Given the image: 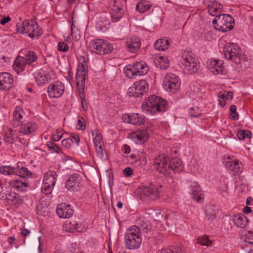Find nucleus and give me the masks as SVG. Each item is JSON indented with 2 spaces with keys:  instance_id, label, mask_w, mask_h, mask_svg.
Instances as JSON below:
<instances>
[{
  "instance_id": "nucleus-8",
  "label": "nucleus",
  "mask_w": 253,
  "mask_h": 253,
  "mask_svg": "<svg viewBox=\"0 0 253 253\" xmlns=\"http://www.w3.org/2000/svg\"><path fill=\"white\" fill-rule=\"evenodd\" d=\"M179 78L172 73H167L163 81V88L167 91L174 93L179 88L180 85Z\"/></svg>"
},
{
  "instance_id": "nucleus-64",
  "label": "nucleus",
  "mask_w": 253,
  "mask_h": 253,
  "mask_svg": "<svg viewBox=\"0 0 253 253\" xmlns=\"http://www.w3.org/2000/svg\"><path fill=\"white\" fill-rule=\"evenodd\" d=\"M21 233L24 237H26L30 234V231L26 228H24L21 230Z\"/></svg>"
},
{
  "instance_id": "nucleus-57",
  "label": "nucleus",
  "mask_w": 253,
  "mask_h": 253,
  "mask_svg": "<svg viewBox=\"0 0 253 253\" xmlns=\"http://www.w3.org/2000/svg\"><path fill=\"white\" fill-rule=\"evenodd\" d=\"M84 119L81 117L78 120L77 128L80 130H84L85 128V125L84 124Z\"/></svg>"
},
{
  "instance_id": "nucleus-11",
  "label": "nucleus",
  "mask_w": 253,
  "mask_h": 253,
  "mask_svg": "<svg viewBox=\"0 0 253 253\" xmlns=\"http://www.w3.org/2000/svg\"><path fill=\"white\" fill-rule=\"evenodd\" d=\"M126 1L125 0H114L110 15L113 22L119 21L125 13Z\"/></svg>"
},
{
  "instance_id": "nucleus-41",
  "label": "nucleus",
  "mask_w": 253,
  "mask_h": 253,
  "mask_svg": "<svg viewBox=\"0 0 253 253\" xmlns=\"http://www.w3.org/2000/svg\"><path fill=\"white\" fill-rule=\"evenodd\" d=\"M92 136H94L93 138V143L95 146L103 145L102 136L98 129H95L92 131Z\"/></svg>"
},
{
  "instance_id": "nucleus-18",
  "label": "nucleus",
  "mask_w": 253,
  "mask_h": 253,
  "mask_svg": "<svg viewBox=\"0 0 253 253\" xmlns=\"http://www.w3.org/2000/svg\"><path fill=\"white\" fill-rule=\"evenodd\" d=\"M225 58L228 60H233L240 56V48L235 44H227L224 48Z\"/></svg>"
},
{
  "instance_id": "nucleus-9",
  "label": "nucleus",
  "mask_w": 253,
  "mask_h": 253,
  "mask_svg": "<svg viewBox=\"0 0 253 253\" xmlns=\"http://www.w3.org/2000/svg\"><path fill=\"white\" fill-rule=\"evenodd\" d=\"M148 84L145 80H140L134 83L127 90V94L130 97H141L148 90Z\"/></svg>"
},
{
  "instance_id": "nucleus-44",
  "label": "nucleus",
  "mask_w": 253,
  "mask_h": 253,
  "mask_svg": "<svg viewBox=\"0 0 253 253\" xmlns=\"http://www.w3.org/2000/svg\"><path fill=\"white\" fill-rule=\"evenodd\" d=\"M15 167L1 166L0 167V172L4 175L14 174Z\"/></svg>"
},
{
  "instance_id": "nucleus-29",
  "label": "nucleus",
  "mask_w": 253,
  "mask_h": 253,
  "mask_svg": "<svg viewBox=\"0 0 253 253\" xmlns=\"http://www.w3.org/2000/svg\"><path fill=\"white\" fill-rule=\"evenodd\" d=\"M25 114L23 110L20 107L17 106L13 113V125L17 126L20 124L23 123V117Z\"/></svg>"
},
{
  "instance_id": "nucleus-54",
  "label": "nucleus",
  "mask_w": 253,
  "mask_h": 253,
  "mask_svg": "<svg viewBox=\"0 0 253 253\" xmlns=\"http://www.w3.org/2000/svg\"><path fill=\"white\" fill-rule=\"evenodd\" d=\"M146 159L144 158L136 160L134 162V165L137 168H141L146 165Z\"/></svg>"
},
{
  "instance_id": "nucleus-2",
  "label": "nucleus",
  "mask_w": 253,
  "mask_h": 253,
  "mask_svg": "<svg viewBox=\"0 0 253 253\" xmlns=\"http://www.w3.org/2000/svg\"><path fill=\"white\" fill-rule=\"evenodd\" d=\"M140 228L133 225L128 228L125 234V246L129 250H135L140 247L142 242Z\"/></svg>"
},
{
  "instance_id": "nucleus-1",
  "label": "nucleus",
  "mask_w": 253,
  "mask_h": 253,
  "mask_svg": "<svg viewBox=\"0 0 253 253\" xmlns=\"http://www.w3.org/2000/svg\"><path fill=\"white\" fill-rule=\"evenodd\" d=\"M165 100L155 95L149 96L142 104V109L146 113L154 115L157 112H164L168 106Z\"/></svg>"
},
{
  "instance_id": "nucleus-48",
  "label": "nucleus",
  "mask_w": 253,
  "mask_h": 253,
  "mask_svg": "<svg viewBox=\"0 0 253 253\" xmlns=\"http://www.w3.org/2000/svg\"><path fill=\"white\" fill-rule=\"evenodd\" d=\"M189 113L191 117H198L201 115V111L199 107L197 106L193 107L189 109Z\"/></svg>"
},
{
  "instance_id": "nucleus-23",
  "label": "nucleus",
  "mask_w": 253,
  "mask_h": 253,
  "mask_svg": "<svg viewBox=\"0 0 253 253\" xmlns=\"http://www.w3.org/2000/svg\"><path fill=\"white\" fill-rule=\"evenodd\" d=\"M20 135L18 131V128L15 129L9 128L5 134L4 140L6 143L10 144H13L17 141L22 143V139L20 137Z\"/></svg>"
},
{
  "instance_id": "nucleus-25",
  "label": "nucleus",
  "mask_w": 253,
  "mask_h": 253,
  "mask_svg": "<svg viewBox=\"0 0 253 253\" xmlns=\"http://www.w3.org/2000/svg\"><path fill=\"white\" fill-rule=\"evenodd\" d=\"M126 47L127 50L132 53L137 52L140 47V40L138 38L132 37L126 41Z\"/></svg>"
},
{
  "instance_id": "nucleus-14",
  "label": "nucleus",
  "mask_w": 253,
  "mask_h": 253,
  "mask_svg": "<svg viewBox=\"0 0 253 253\" xmlns=\"http://www.w3.org/2000/svg\"><path fill=\"white\" fill-rule=\"evenodd\" d=\"M169 161V157L164 154H161L154 159L153 162L158 171L160 173L167 175Z\"/></svg>"
},
{
  "instance_id": "nucleus-21",
  "label": "nucleus",
  "mask_w": 253,
  "mask_h": 253,
  "mask_svg": "<svg viewBox=\"0 0 253 253\" xmlns=\"http://www.w3.org/2000/svg\"><path fill=\"white\" fill-rule=\"evenodd\" d=\"M56 213L60 218H66L72 216L74 211L70 205L61 203L57 205Z\"/></svg>"
},
{
  "instance_id": "nucleus-4",
  "label": "nucleus",
  "mask_w": 253,
  "mask_h": 253,
  "mask_svg": "<svg viewBox=\"0 0 253 253\" xmlns=\"http://www.w3.org/2000/svg\"><path fill=\"white\" fill-rule=\"evenodd\" d=\"M234 18L228 14H221L216 16L212 21V25L219 31L226 32L231 30L234 26Z\"/></svg>"
},
{
  "instance_id": "nucleus-51",
  "label": "nucleus",
  "mask_w": 253,
  "mask_h": 253,
  "mask_svg": "<svg viewBox=\"0 0 253 253\" xmlns=\"http://www.w3.org/2000/svg\"><path fill=\"white\" fill-rule=\"evenodd\" d=\"M205 3L207 5L208 10H210L216 6H219V3L217 2L215 0H205Z\"/></svg>"
},
{
  "instance_id": "nucleus-32",
  "label": "nucleus",
  "mask_w": 253,
  "mask_h": 253,
  "mask_svg": "<svg viewBox=\"0 0 253 253\" xmlns=\"http://www.w3.org/2000/svg\"><path fill=\"white\" fill-rule=\"evenodd\" d=\"M171 43V40L167 39H160L157 40L154 43V47L159 51H164L168 49Z\"/></svg>"
},
{
  "instance_id": "nucleus-45",
  "label": "nucleus",
  "mask_w": 253,
  "mask_h": 253,
  "mask_svg": "<svg viewBox=\"0 0 253 253\" xmlns=\"http://www.w3.org/2000/svg\"><path fill=\"white\" fill-rule=\"evenodd\" d=\"M237 135L240 140H244L246 138H251L252 133L250 131L248 130H240L237 132Z\"/></svg>"
},
{
  "instance_id": "nucleus-31",
  "label": "nucleus",
  "mask_w": 253,
  "mask_h": 253,
  "mask_svg": "<svg viewBox=\"0 0 253 253\" xmlns=\"http://www.w3.org/2000/svg\"><path fill=\"white\" fill-rule=\"evenodd\" d=\"M8 183L11 187L17 190V191H24L26 190L28 187V182L26 180L21 181L18 179H14L10 180Z\"/></svg>"
},
{
  "instance_id": "nucleus-26",
  "label": "nucleus",
  "mask_w": 253,
  "mask_h": 253,
  "mask_svg": "<svg viewBox=\"0 0 253 253\" xmlns=\"http://www.w3.org/2000/svg\"><path fill=\"white\" fill-rule=\"evenodd\" d=\"M24 59L26 61L28 65L27 70L30 72L33 71V68L35 66V63L38 60V56L36 53L32 51H29L25 55Z\"/></svg>"
},
{
  "instance_id": "nucleus-10",
  "label": "nucleus",
  "mask_w": 253,
  "mask_h": 253,
  "mask_svg": "<svg viewBox=\"0 0 253 253\" xmlns=\"http://www.w3.org/2000/svg\"><path fill=\"white\" fill-rule=\"evenodd\" d=\"M57 175L55 171L49 170L44 174L42 191L45 195L51 193L56 181Z\"/></svg>"
},
{
  "instance_id": "nucleus-42",
  "label": "nucleus",
  "mask_w": 253,
  "mask_h": 253,
  "mask_svg": "<svg viewBox=\"0 0 253 253\" xmlns=\"http://www.w3.org/2000/svg\"><path fill=\"white\" fill-rule=\"evenodd\" d=\"M46 146L51 153H56L57 154L62 153L60 148L54 142L48 141L46 143Z\"/></svg>"
},
{
  "instance_id": "nucleus-46",
  "label": "nucleus",
  "mask_w": 253,
  "mask_h": 253,
  "mask_svg": "<svg viewBox=\"0 0 253 253\" xmlns=\"http://www.w3.org/2000/svg\"><path fill=\"white\" fill-rule=\"evenodd\" d=\"M95 147L97 156L101 159H105L106 158V155L103 149V145L95 146Z\"/></svg>"
},
{
  "instance_id": "nucleus-43",
  "label": "nucleus",
  "mask_w": 253,
  "mask_h": 253,
  "mask_svg": "<svg viewBox=\"0 0 253 253\" xmlns=\"http://www.w3.org/2000/svg\"><path fill=\"white\" fill-rule=\"evenodd\" d=\"M157 66L161 69H166L169 66V62L167 58L163 56H160L158 59Z\"/></svg>"
},
{
  "instance_id": "nucleus-62",
  "label": "nucleus",
  "mask_w": 253,
  "mask_h": 253,
  "mask_svg": "<svg viewBox=\"0 0 253 253\" xmlns=\"http://www.w3.org/2000/svg\"><path fill=\"white\" fill-rule=\"evenodd\" d=\"M123 150L126 154H129L130 152V147L126 144H125L123 146Z\"/></svg>"
},
{
  "instance_id": "nucleus-40",
  "label": "nucleus",
  "mask_w": 253,
  "mask_h": 253,
  "mask_svg": "<svg viewBox=\"0 0 253 253\" xmlns=\"http://www.w3.org/2000/svg\"><path fill=\"white\" fill-rule=\"evenodd\" d=\"M151 6V4L148 3V1L141 0L137 4L136 10L139 13H142L148 11Z\"/></svg>"
},
{
  "instance_id": "nucleus-7",
  "label": "nucleus",
  "mask_w": 253,
  "mask_h": 253,
  "mask_svg": "<svg viewBox=\"0 0 253 253\" xmlns=\"http://www.w3.org/2000/svg\"><path fill=\"white\" fill-rule=\"evenodd\" d=\"M161 185L150 183L140 187V193L150 201H155L160 199L161 192Z\"/></svg>"
},
{
  "instance_id": "nucleus-56",
  "label": "nucleus",
  "mask_w": 253,
  "mask_h": 253,
  "mask_svg": "<svg viewBox=\"0 0 253 253\" xmlns=\"http://www.w3.org/2000/svg\"><path fill=\"white\" fill-rule=\"evenodd\" d=\"M58 50L61 51H67L69 49V47L65 42H59L58 44Z\"/></svg>"
},
{
  "instance_id": "nucleus-19",
  "label": "nucleus",
  "mask_w": 253,
  "mask_h": 253,
  "mask_svg": "<svg viewBox=\"0 0 253 253\" xmlns=\"http://www.w3.org/2000/svg\"><path fill=\"white\" fill-rule=\"evenodd\" d=\"M122 119L124 122L138 126L142 124L145 121V117L138 113L125 114L123 116Z\"/></svg>"
},
{
  "instance_id": "nucleus-28",
  "label": "nucleus",
  "mask_w": 253,
  "mask_h": 253,
  "mask_svg": "<svg viewBox=\"0 0 253 253\" xmlns=\"http://www.w3.org/2000/svg\"><path fill=\"white\" fill-rule=\"evenodd\" d=\"M225 165L228 170L233 172L234 174H239L242 171L240 165L237 160L226 161Z\"/></svg>"
},
{
  "instance_id": "nucleus-39",
  "label": "nucleus",
  "mask_w": 253,
  "mask_h": 253,
  "mask_svg": "<svg viewBox=\"0 0 253 253\" xmlns=\"http://www.w3.org/2000/svg\"><path fill=\"white\" fill-rule=\"evenodd\" d=\"M101 45H100L101 52H99L100 55H104L110 53L113 49L112 45L108 42H106L101 39Z\"/></svg>"
},
{
  "instance_id": "nucleus-50",
  "label": "nucleus",
  "mask_w": 253,
  "mask_h": 253,
  "mask_svg": "<svg viewBox=\"0 0 253 253\" xmlns=\"http://www.w3.org/2000/svg\"><path fill=\"white\" fill-rule=\"evenodd\" d=\"M159 253H184V252L178 248H173L171 249H162Z\"/></svg>"
},
{
  "instance_id": "nucleus-13",
  "label": "nucleus",
  "mask_w": 253,
  "mask_h": 253,
  "mask_svg": "<svg viewBox=\"0 0 253 253\" xmlns=\"http://www.w3.org/2000/svg\"><path fill=\"white\" fill-rule=\"evenodd\" d=\"M223 62L215 59H210L207 62V66L209 70L215 75H225L227 74V70L223 66Z\"/></svg>"
},
{
  "instance_id": "nucleus-52",
  "label": "nucleus",
  "mask_w": 253,
  "mask_h": 253,
  "mask_svg": "<svg viewBox=\"0 0 253 253\" xmlns=\"http://www.w3.org/2000/svg\"><path fill=\"white\" fill-rule=\"evenodd\" d=\"M73 143V140L71 138L64 139L62 141V145L66 149L70 148Z\"/></svg>"
},
{
  "instance_id": "nucleus-58",
  "label": "nucleus",
  "mask_w": 253,
  "mask_h": 253,
  "mask_svg": "<svg viewBox=\"0 0 253 253\" xmlns=\"http://www.w3.org/2000/svg\"><path fill=\"white\" fill-rule=\"evenodd\" d=\"M245 249L248 253H253V243L250 242L247 243Z\"/></svg>"
},
{
  "instance_id": "nucleus-61",
  "label": "nucleus",
  "mask_w": 253,
  "mask_h": 253,
  "mask_svg": "<svg viewBox=\"0 0 253 253\" xmlns=\"http://www.w3.org/2000/svg\"><path fill=\"white\" fill-rule=\"evenodd\" d=\"M81 98L82 99V105L83 108L84 110H87V106L86 103L85 102V97L84 95L81 96Z\"/></svg>"
},
{
  "instance_id": "nucleus-34",
  "label": "nucleus",
  "mask_w": 253,
  "mask_h": 253,
  "mask_svg": "<svg viewBox=\"0 0 253 253\" xmlns=\"http://www.w3.org/2000/svg\"><path fill=\"white\" fill-rule=\"evenodd\" d=\"M31 72L33 75H35V79L37 85H42L47 81V79L46 76V73L42 69H41L35 74L33 71Z\"/></svg>"
},
{
  "instance_id": "nucleus-16",
  "label": "nucleus",
  "mask_w": 253,
  "mask_h": 253,
  "mask_svg": "<svg viewBox=\"0 0 253 253\" xmlns=\"http://www.w3.org/2000/svg\"><path fill=\"white\" fill-rule=\"evenodd\" d=\"M65 86L60 81L50 84L47 87V93L50 98H58L64 93Z\"/></svg>"
},
{
  "instance_id": "nucleus-49",
  "label": "nucleus",
  "mask_w": 253,
  "mask_h": 253,
  "mask_svg": "<svg viewBox=\"0 0 253 253\" xmlns=\"http://www.w3.org/2000/svg\"><path fill=\"white\" fill-rule=\"evenodd\" d=\"M230 111L231 113L230 114V118L233 120H237L239 118V114L236 112L237 108L235 105H232L230 107Z\"/></svg>"
},
{
  "instance_id": "nucleus-12",
  "label": "nucleus",
  "mask_w": 253,
  "mask_h": 253,
  "mask_svg": "<svg viewBox=\"0 0 253 253\" xmlns=\"http://www.w3.org/2000/svg\"><path fill=\"white\" fill-rule=\"evenodd\" d=\"M149 71V67L142 61L134 63L133 67L126 70V76L129 78H133L135 75H146Z\"/></svg>"
},
{
  "instance_id": "nucleus-55",
  "label": "nucleus",
  "mask_w": 253,
  "mask_h": 253,
  "mask_svg": "<svg viewBox=\"0 0 253 253\" xmlns=\"http://www.w3.org/2000/svg\"><path fill=\"white\" fill-rule=\"evenodd\" d=\"M152 229V226L151 224L149 223L144 222L141 225V229L143 232L148 233L151 231Z\"/></svg>"
},
{
  "instance_id": "nucleus-33",
  "label": "nucleus",
  "mask_w": 253,
  "mask_h": 253,
  "mask_svg": "<svg viewBox=\"0 0 253 253\" xmlns=\"http://www.w3.org/2000/svg\"><path fill=\"white\" fill-rule=\"evenodd\" d=\"M233 220L234 224L240 228H244L248 222L247 218L242 213L234 214L233 216Z\"/></svg>"
},
{
  "instance_id": "nucleus-37",
  "label": "nucleus",
  "mask_w": 253,
  "mask_h": 253,
  "mask_svg": "<svg viewBox=\"0 0 253 253\" xmlns=\"http://www.w3.org/2000/svg\"><path fill=\"white\" fill-rule=\"evenodd\" d=\"M149 137V134L147 130H140L134 133L133 138H137L140 143H143L146 141Z\"/></svg>"
},
{
  "instance_id": "nucleus-6",
  "label": "nucleus",
  "mask_w": 253,
  "mask_h": 253,
  "mask_svg": "<svg viewBox=\"0 0 253 253\" xmlns=\"http://www.w3.org/2000/svg\"><path fill=\"white\" fill-rule=\"evenodd\" d=\"M87 74V65L84 57L82 58V61L79 63L76 74L77 86L78 92L84 94V90L85 77Z\"/></svg>"
},
{
  "instance_id": "nucleus-3",
  "label": "nucleus",
  "mask_w": 253,
  "mask_h": 253,
  "mask_svg": "<svg viewBox=\"0 0 253 253\" xmlns=\"http://www.w3.org/2000/svg\"><path fill=\"white\" fill-rule=\"evenodd\" d=\"M16 31L18 34H27L32 39L39 37L42 34L41 30L39 28L35 20H27L16 25Z\"/></svg>"
},
{
  "instance_id": "nucleus-47",
  "label": "nucleus",
  "mask_w": 253,
  "mask_h": 253,
  "mask_svg": "<svg viewBox=\"0 0 253 253\" xmlns=\"http://www.w3.org/2000/svg\"><path fill=\"white\" fill-rule=\"evenodd\" d=\"M198 243L202 246H206L207 247L211 245V241L209 240L208 236H203L198 238Z\"/></svg>"
},
{
  "instance_id": "nucleus-22",
  "label": "nucleus",
  "mask_w": 253,
  "mask_h": 253,
  "mask_svg": "<svg viewBox=\"0 0 253 253\" xmlns=\"http://www.w3.org/2000/svg\"><path fill=\"white\" fill-rule=\"evenodd\" d=\"M13 83L12 76L7 72L0 73V89L8 90L12 86Z\"/></svg>"
},
{
  "instance_id": "nucleus-17",
  "label": "nucleus",
  "mask_w": 253,
  "mask_h": 253,
  "mask_svg": "<svg viewBox=\"0 0 253 253\" xmlns=\"http://www.w3.org/2000/svg\"><path fill=\"white\" fill-rule=\"evenodd\" d=\"M63 229L67 232H84L86 231L87 227L83 223L78 222L76 220L66 221L63 225Z\"/></svg>"
},
{
  "instance_id": "nucleus-59",
  "label": "nucleus",
  "mask_w": 253,
  "mask_h": 253,
  "mask_svg": "<svg viewBox=\"0 0 253 253\" xmlns=\"http://www.w3.org/2000/svg\"><path fill=\"white\" fill-rule=\"evenodd\" d=\"M207 216L209 220H212L215 218V213L211 211H207Z\"/></svg>"
},
{
  "instance_id": "nucleus-60",
  "label": "nucleus",
  "mask_w": 253,
  "mask_h": 253,
  "mask_svg": "<svg viewBox=\"0 0 253 253\" xmlns=\"http://www.w3.org/2000/svg\"><path fill=\"white\" fill-rule=\"evenodd\" d=\"M125 175L126 176H130L132 173V170L130 168H126L124 171Z\"/></svg>"
},
{
  "instance_id": "nucleus-5",
  "label": "nucleus",
  "mask_w": 253,
  "mask_h": 253,
  "mask_svg": "<svg viewBox=\"0 0 253 253\" xmlns=\"http://www.w3.org/2000/svg\"><path fill=\"white\" fill-rule=\"evenodd\" d=\"M180 61L183 69L190 74L196 73L200 67L198 59L190 52H184Z\"/></svg>"
},
{
  "instance_id": "nucleus-63",
  "label": "nucleus",
  "mask_w": 253,
  "mask_h": 253,
  "mask_svg": "<svg viewBox=\"0 0 253 253\" xmlns=\"http://www.w3.org/2000/svg\"><path fill=\"white\" fill-rule=\"evenodd\" d=\"M225 94L226 100H231L233 98V93L232 92L225 91Z\"/></svg>"
},
{
  "instance_id": "nucleus-53",
  "label": "nucleus",
  "mask_w": 253,
  "mask_h": 253,
  "mask_svg": "<svg viewBox=\"0 0 253 253\" xmlns=\"http://www.w3.org/2000/svg\"><path fill=\"white\" fill-rule=\"evenodd\" d=\"M221 8V5L219 4V6H217L210 10H208V12L209 14L212 16H216V14L220 12Z\"/></svg>"
},
{
  "instance_id": "nucleus-24",
  "label": "nucleus",
  "mask_w": 253,
  "mask_h": 253,
  "mask_svg": "<svg viewBox=\"0 0 253 253\" xmlns=\"http://www.w3.org/2000/svg\"><path fill=\"white\" fill-rule=\"evenodd\" d=\"M183 166L181 160L177 158H174L169 160L168 169L167 174L173 172H179L182 171Z\"/></svg>"
},
{
  "instance_id": "nucleus-20",
  "label": "nucleus",
  "mask_w": 253,
  "mask_h": 253,
  "mask_svg": "<svg viewBox=\"0 0 253 253\" xmlns=\"http://www.w3.org/2000/svg\"><path fill=\"white\" fill-rule=\"evenodd\" d=\"M38 129L37 124L33 121L22 123L18 127L19 133L21 135H29L35 132Z\"/></svg>"
},
{
  "instance_id": "nucleus-38",
  "label": "nucleus",
  "mask_w": 253,
  "mask_h": 253,
  "mask_svg": "<svg viewBox=\"0 0 253 253\" xmlns=\"http://www.w3.org/2000/svg\"><path fill=\"white\" fill-rule=\"evenodd\" d=\"M101 39H95L91 40L88 44V48L93 52L99 54L101 52L100 45H101Z\"/></svg>"
},
{
  "instance_id": "nucleus-15",
  "label": "nucleus",
  "mask_w": 253,
  "mask_h": 253,
  "mask_svg": "<svg viewBox=\"0 0 253 253\" xmlns=\"http://www.w3.org/2000/svg\"><path fill=\"white\" fill-rule=\"evenodd\" d=\"M82 186V177L77 173L71 175L66 183L67 189L73 192L80 190Z\"/></svg>"
},
{
  "instance_id": "nucleus-36",
  "label": "nucleus",
  "mask_w": 253,
  "mask_h": 253,
  "mask_svg": "<svg viewBox=\"0 0 253 253\" xmlns=\"http://www.w3.org/2000/svg\"><path fill=\"white\" fill-rule=\"evenodd\" d=\"M5 200L9 205H17L21 203L19 195L15 193H11L6 195Z\"/></svg>"
},
{
  "instance_id": "nucleus-30",
  "label": "nucleus",
  "mask_w": 253,
  "mask_h": 253,
  "mask_svg": "<svg viewBox=\"0 0 253 253\" xmlns=\"http://www.w3.org/2000/svg\"><path fill=\"white\" fill-rule=\"evenodd\" d=\"M191 190L192 192V199L196 200L197 202L201 203L203 202V197L201 194V190L200 186L197 182H193L191 185Z\"/></svg>"
},
{
  "instance_id": "nucleus-35",
  "label": "nucleus",
  "mask_w": 253,
  "mask_h": 253,
  "mask_svg": "<svg viewBox=\"0 0 253 253\" xmlns=\"http://www.w3.org/2000/svg\"><path fill=\"white\" fill-rule=\"evenodd\" d=\"M14 174L19 175L23 178H28L31 176L32 172L26 167L15 166V169L14 170Z\"/></svg>"
},
{
  "instance_id": "nucleus-27",
  "label": "nucleus",
  "mask_w": 253,
  "mask_h": 253,
  "mask_svg": "<svg viewBox=\"0 0 253 253\" xmlns=\"http://www.w3.org/2000/svg\"><path fill=\"white\" fill-rule=\"evenodd\" d=\"M27 65L24 57L19 56L16 58L14 61L13 65V69L17 74H19L25 70Z\"/></svg>"
}]
</instances>
